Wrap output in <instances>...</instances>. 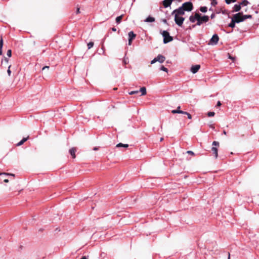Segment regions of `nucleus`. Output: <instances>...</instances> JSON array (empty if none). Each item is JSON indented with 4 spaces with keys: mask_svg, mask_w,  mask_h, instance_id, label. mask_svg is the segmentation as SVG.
<instances>
[{
    "mask_svg": "<svg viewBox=\"0 0 259 259\" xmlns=\"http://www.w3.org/2000/svg\"><path fill=\"white\" fill-rule=\"evenodd\" d=\"M81 259H87L85 256H83Z\"/></svg>",
    "mask_w": 259,
    "mask_h": 259,
    "instance_id": "3c124183",
    "label": "nucleus"
},
{
    "mask_svg": "<svg viewBox=\"0 0 259 259\" xmlns=\"http://www.w3.org/2000/svg\"><path fill=\"white\" fill-rule=\"evenodd\" d=\"M183 114H186L187 115V117L189 119H191L192 118V116L190 114H189V113L187 112H185L184 111V113H183Z\"/></svg>",
    "mask_w": 259,
    "mask_h": 259,
    "instance_id": "2f4dec72",
    "label": "nucleus"
},
{
    "mask_svg": "<svg viewBox=\"0 0 259 259\" xmlns=\"http://www.w3.org/2000/svg\"><path fill=\"white\" fill-rule=\"evenodd\" d=\"M180 109V106H178L177 107V109L172 110L171 111V113L173 114H176V113L183 114V113H184V111L181 110Z\"/></svg>",
    "mask_w": 259,
    "mask_h": 259,
    "instance_id": "f8f14e48",
    "label": "nucleus"
},
{
    "mask_svg": "<svg viewBox=\"0 0 259 259\" xmlns=\"http://www.w3.org/2000/svg\"><path fill=\"white\" fill-rule=\"evenodd\" d=\"M241 5L235 4L233 7V12H238L241 9Z\"/></svg>",
    "mask_w": 259,
    "mask_h": 259,
    "instance_id": "ddd939ff",
    "label": "nucleus"
},
{
    "mask_svg": "<svg viewBox=\"0 0 259 259\" xmlns=\"http://www.w3.org/2000/svg\"><path fill=\"white\" fill-rule=\"evenodd\" d=\"M236 1V0H225V2L227 4H230L231 3H234Z\"/></svg>",
    "mask_w": 259,
    "mask_h": 259,
    "instance_id": "c85d7f7f",
    "label": "nucleus"
},
{
    "mask_svg": "<svg viewBox=\"0 0 259 259\" xmlns=\"http://www.w3.org/2000/svg\"><path fill=\"white\" fill-rule=\"evenodd\" d=\"M221 105H222V104H221V102L219 101L217 102V106H220Z\"/></svg>",
    "mask_w": 259,
    "mask_h": 259,
    "instance_id": "79ce46f5",
    "label": "nucleus"
},
{
    "mask_svg": "<svg viewBox=\"0 0 259 259\" xmlns=\"http://www.w3.org/2000/svg\"><path fill=\"white\" fill-rule=\"evenodd\" d=\"M242 13H241L240 16V17H239V19H242Z\"/></svg>",
    "mask_w": 259,
    "mask_h": 259,
    "instance_id": "de8ad7c7",
    "label": "nucleus"
},
{
    "mask_svg": "<svg viewBox=\"0 0 259 259\" xmlns=\"http://www.w3.org/2000/svg\"><path fill=\"white\" fill-rule=\"evenodd\" d=\"M94 46V42H89L88 44V49H90L91 48H92Z\"/></svg>",
    "mask_w": 259,
    "mask_h": 259,
    "instance_id": "bb28decb",
    "label": "nucleus"
},
{
    "mask_svg": "<svg viewBox=\"0 0 259 259\" xmlns=\"http://www.w3.org/2000/svg\"><path fill=\"white\" fill-rule=\"evenodd\" d=\"M171 3V0H164L163 1V5L164 8H167L168 7L170 6Z\"/></svg>",
    "mask_w": 259,
    "mask_h": 259,
    "instance_id": "9b49d317",
    "label": "nucleus"
},
{
    "mask_svg": "<svg viewBox=\"0 0 259 259\" xmlns=\"http://www.w3.org/2000/svg\"><path fill=\"white\" fill-rule=\"evenodd\" d=\"M187 153H188V154H191L192 155H194V153L193 151H188L187 152Z\"/></svg>",
    "mask_w": 259,
    "mask_h": 259,
    "instance_id": "58836bf2",
    "label": "nucleus"
},
{
    "mask_svg": "<svg viewBox=\"0 0 259 259\" xmlns=\"http://www.w3.org/2000/svg\"><path fill=\"white\" fill-rule=\"evenodd\" d=\"M7 55L10 57L12 55V51L11 50H8L7 52Z\"/></svg>",
    "mask_w": 259,
    "mask_h": 259,
    "instance_id": "72a5a7b5",
    "label": "nucleus"
},
{
    "mask_svg": "<svg viewBox=\"0 0 259 259\" xmlns=\"http://www.w3.org/2000/svg\"><path fill=\"white\" fill-rule=\"evenodd\" d=\"M163 140V138H161L160 141H162Z\"/></svg>",
    "mask_w": 259,
    "mask_h": 259,
    "instance_id": "5fc2aeb1",
    "label": "nucleus"
},
{
    "mask_svg": "<svg viewBox=\"0 0 259 259\" xmlns=\"http://www.w3.org/2000/svg\"><path fill=\"white\" fill-rule=\"evenodd\" d=\"M8 61H9V60L8 58H5V62L6 63H8Z\"/></svg>",
    "mask_w": 259,
    "mask_h": 259,
    "instance_id": "c03bdc74",
    "label": "nucleus"
},
{
    "mask_svg": "<svg viewBox=\"0 0 259 259\" xmlns=\"http://www.w3.org/2000/svg\"><path fill=\"white\" fill-rule=\"evenodd\" d=\"M218 2L217 0H211V4L213 6H215L216 5H217Z\"/></svg>",
    "mask_w": 259,
    "mask_h": 259,
    "instance_id": "7c9ffc66",
    "label": "nucleus"
},
{
    "mask_svg": "<svg viewBox=\"0 0 259 259\" xmlns=\"http://www.w3.org/2000/svg\"><path fill=\"white\" fill-rule=\"evenodd\" d=\"M112 30L113 31H116V29L115 28H114V27H113V28H112Z\"/></svg>",
    "mask_w": 259,
    "mask_h": 259,
    "instance_id": "09e8293b",
    "label": "nucleus"
},
{
    "mask_svg": "<svg viewBox=\"0 0 259 259\" xmlns=\"http://www.w3.org/2000/svg\"><path fill=\"white\" fill-rule=\"evenodd\" d=\"M4 181L5 182V183H8L9 182V180L8 179H4Z\"/></svg>",
    "mask_w": 259,
    "mask_h": 259,
    "instance_id": "49530a36",
    "label": "nucleus"
},
{
    "mask_svg": "<svg viewBox=\"0 0 259 259\" xmlns=\"http://www.w3.org/2000/svg\"><path fill=\"white\" fill-rule=\"evenodd\" d=\"M219 40V38L218 35L216 34H214L212 35L210 40V44L212 45H216L218 42Z\"/></svg>",
    "mask_w": 259,
    "mask_h": 259,
    "instance_id": "6e6552de",
    "label": "nucleus"
},
{
    "mask_svg": "<svg viewBox=\"0 0 259 259\" xmlns=\"http://www.w3.org/2000/svg\"><path fill=\"white\" fill-rule=\"evenodd\" d=\"M140 92H141V95L143 96L146 94V89L145 87H142L140 89Z\"/></svg>",
    "mask_w": 259,
    "mask_h": 259,
    "instance_id": "6ab92c4d",
    "label": "nucleus"
},
{
    "mask_svg": "<svg viewBox=\"0 0 259 259\" xmlns=\"http://www.w3.org/2000/svg\"><path fill=\"white\" fill-rule=\"evenodd\" d=\"M194 16L195 17V18L197 20V21H198V20H199L201 17L200 16V14H199V13H195V14L194 15Z\"/></svg>",
    "mask_w": 259,
    "mask_h": 259,
    "instance_id": "393cba45",
    "label": "nucleus"
},
{
    "mask_svg": "<svg viewBox=\"0 0 259 259\" xmlns=\"http://www.w3.org/2000/svg\"><path fill=\"white\" fill-rule=\"evenodd\" d=\"M212 145L213 146H219V143L217 141H213L212 142Z\"/></svg>",
    "mask_w": 259,
    "mask_h": 259,
    "instance_id": "e433bc0d",
    "label": "nucleus"
},
{
    "mask_svg": "<svg viewBox=\"0 0 259 259\" xmlns=\"http://www.w3.org/2000/svg\"><path fill=\"white\" fill-rule=\"evenodd\" d=\"M244 17H245L246 19L248 18H251L252 17V16L250 15H245Z\"/></svg>",
    "mask_w": 259,
    "mask_h": 259,
    "instance_id": "4c0bfd02",
    "label": "nucleus"
},
{
    "mask_svg": "<svg viewBox=\"0 0 259 259\" xmlns=\"http://www.w3.org/2000/svg\"><path fill=\"white\" fill-rule=\"evenodd\" d=\"M75 151L76 149L74 148H72L69 150V153L73 158L75 157Z\"/></svg>",
    "mask_w": 259,
    "mask_h": 259,
    "instance_id": "dca6fc26",
    "label": "nucleus"
},
{
    "mask_svg": "<svg viewBox=\"0 0 259 259\" xmlns=\"http://www.w3.org/2000/svg\"><path fill=\"white\" fill-rule=\"evenodd\" d=\"M128 147V144H122L121 143H118L116 145V147H124V148H127Z\"/></svg>",
    "mask_w": 259,
    "mask_h": 259,
    "instance_id": "a211bd4d",
    "label": "nucleus"
},
{
    "mask_svg": "<svg viewBox=\"0 0 259 259\" xmlns=\"http://www.w3.org/2000/svg\"><path fill=\"white\" fill-rule=\"evenodd\" d=\"M80 13V11H79V8H77V10H76V14H78Z\"/></svg>",
    "mask_w": 259,
    "mask_h": 259,
    "instance_id": "a18cd8bd",
    "label": "nucleus"
},
{
    "mask_svg": "<svg viewBox=\"0 0 259 259\" xmlns=\"http://www.w3.org/2000/svg\"><path fill=\"white\" fill-rule=\"evenodd\" d=\"M173 0H171V1H172Z\"/></svg>",
    "mask_w": 259,
    "mask_h": 259,
    "instance_id": "13d9d810",
    "label": "nucleus"
},
{
    "mask_svg": "<svg viewBox=\"0 0 259 259\" xmlns=\"http://www.w3.org/2000/svg\"><path fill=\"white\" fill-rule=\"evenodd\" d=\"M160 70L166 72L168 71V69L163 66L160 67Z\"/></svg>",
    "mask_w": 259,
    "mask_h": 259,
    "instance_id": "473e14b6",
    "label": "nucleus"
},
{
    "mask_svg": "<svg viewBox=\"0 0 259 259\" xmlns=\"http://www.w3.org/2000/svg\"><path fill=\"white\" fill-rule=\"evenodd\" d=\"M240 15L241 13H238L235 14L232 18L231 23L229 24L228 26L231 28L235 27V23H237V21H238V18L240 16Z\"/></svg>",
    "mask_w": 259,
    "mask_h": 259,
    "instance_id": "f03ea898",
    "label": "nucleus"
},
{
    "mask_svg": "<svg viewBox=\"0 0 259 259\" xmlns=\"http://www.w3.org/2000/svg\"><path fill=\"white\" fill-rule=\"evenodd\" d=\"M3 46V40L2 37H1V40H0V55H2L3 54V52H2Z\"/></svg>",
    "mask_w": 259,
    "mask_h": 259,
    "instance_id": "aec40b11",
    "label": "nucleus"
},
{
    "mask_svg": "<svg viewBox=\"0 0 259 259\" xmlns=\"http://www.w3.org/2000/svg\"><path fill=\"white\" fill-rule=\"evenodd\" d=\"M139 92V91H132V92L129 93V94L130 95H134V94L138 93Z\"/></svg>",
    "mask_w": 259,
    "mask_h": 259,
    "instance_id": "c9c22d12",
    "label": "nucleus"
},
{
    "mask_svg": "<svg viewBox=\"0 0 259 259\" xmlns=\"http://www.w3.org/2000/svg\"><path fill=\"white\" fill-rule=\"evenodd\" d=\"M209 20V17L208 16H203L201 17L199 20H198L196 25L200 26L203 23H206Z\"/></svg>",
    "mask_w": 259,
    "mask_h": 259,
    "instance_id": "0eeeda50",
    "label": "nucleus"
},
{
    "mask_svg": "<svg viewBox=\"0 0 259 259\" xmlns=\"http://www.w3.org/2000/svg\"><path fill=\"white\" fill-rule=\"evenodd\" d=\"M155 21V18L154 17L148 16L146 19H145V22H153Z\"/></svg>",
    "mask_w": 259,
    "mask_h": 259,
    "instance_id": "2eb2a0df",
    "label": "nucleus"
},
{
    "mask_svg": "<svg viewBox=\"0 0 259 259\" xmlns=\"http://www.w3.org/2000/svg\"><path fill=\"white\" fill-rule=\"evenodd\" d=\"M0 175L11 176H13V177L15 176V175L14 174H9V173H6V172L0 173Z\"/></svg>",
    "mask_w": 259,
    "mask_h": 259,
    "instance_id": "cd10ccee",
    "label": "nucleus"
},
{
    "mask_svg": "<svg viewBox=\"0 0 259 259\" xmlns=\"http://www.w3.org/2000/svg\"><path fill=\"white\" fill-rule=\"evenodd\" d=\"M200 68V65H193L191 68V71L193 74H195L198 72V71L199 70Z\"/></svg>",
    "mask_w": 259,
    "mask_h": 259,
    "instance_id": "9d476101",
    "label": "nucleus"
},
{
    "mask_svg": "<svg viewBox=\"0 0 259 259\" xmlns=\"http://www.w3.org/2000/svg\"><path fill=\"white\" fill-rule=\"evenodd\" d=\"M123 15H121L116 18V22L117 24H119L120 23L121 19L122 18Z\"/></svg>",
    "mask_w": 259,
    "mask_h": 259,
    "instance_id": "4be33fe9",
    "label": "nucleus"
},
{
    "mask_svg": "<svg viewBox=\"0 0 259 259\" xmlns=\"http://www.w3.org/2000/svg\"><path fill=\"white\" fill-rule=\"evenodd\" d=\"M11 66V65L9 66L8 69L7 70V72H8L9 76H10L11 74V71L10 70Z\"/></svg>",
    "mask_w": 259,
    "mask_h": 259,
    "instance_id": "f704fd0d",
    "label": "nucleus"
},
{
    "mask_svg": "<svg viewBox=\"0 0 259 259\" xmlns=\"http://www.w3.org/2000/svg\"><path fill=\"white\" fill-rule=\"evenodd\" d=\"M161 21L164 24H167V20L165 19H162Z\"/></svg>",
    "mask_w": 259,
    "mask_h": 259,
    "instance_id": "ea45409f",
    "label": "nucleus"
},
{
    "mask_svg": "<svg viewBox=\"0 0 259 259\" xmlns=\"http://www.w3.org/2000/svg\"><path fill=\"white\" fill-rule=\"evenodd\" d=\"M174 20L177 25L179 26H182L185 20V18L183 17L175 15Z\"/></svg>",
    "mask_w": 259,
    "mask_h": 259,
    "instance_id": "20e7f679",
    "label": "nucleus"
},
{
    "mask_svg": "<svg viewBox=\"0 0 259 259\" xmlns=\"http://www.w3.org/2000/svg\"><path fill=\"white\" fill-rule=\"evenodd\" d=\"M215 113L214 112H208L207 113V115L209 116V117H212V116H213L214 115Z\"/></svg>",
    "mask_w": 259,
    "mask_h": 259,
    "instance_id": "c756f323",
    "label": "nucleus"
},
{
    "mask_svg": "<svg viewBox=\"0 0 259 259\" xmlns=\"http://www.w3.org/2000/svg\"><path fill=\"white\" fill-rule=\"evenodd\" d=\"M165 58L164 56L161 55H158L156 57L154 58L151 61V64H153L156 62H159L161 63H163L165 61Z\"/></svg>",
    "mask_w": 259,
    "mask_h": 259,
    "instance_id": "39448f33",
    "label": "nucleus"
},
{
    "mask_svg": "<svg viewBox=\"0 0 259 259\" xmlns=\"http://www.w3.org/2000/svg\"><path fill=\"white\" fill-rule=\"evenodd\" d=\"M215 17V14H212L210 16V17L211 19H213V18H214Z\"/></svg>",
    "mask_w": 259,
    "mask_h": 259,
    "instance_id": "37998d69",
    "label": "nucleus"
},
{
    "mask_svg": "<svg viewBox=\"0 0 259 259\" xmlns=\"http://www.w3.org/2000/svg\"><path fill=\"white\" fill-rule=\"evenodd\" d=\"M211 151L212 152L213 154L214 155L215 158H217L218 156V148L214 147H212L211 148Z\"/></svg>",
    "mask_w": 259,
    "mask_h": 259,
    "instance_id": "4468645a",
    "label": "nucleus"
},
{
    "mask_svg": "<svg viewBox=\"0 0 259 259\" xmlns=\"http://www.w3.org/2000/svg\"><path fill=\"white\" fill-rule=\"evenodd\" d=\"M163 37V43L167 44L173 40V38L169 35L168 32L166 30H163L161 33Z\"/></svg>",
    "mask_w": 259,
    "mask_h": 259,
    "instance_id": "f257e3e1",
    "label": "nucleus"
},
{
    "mask_svg": "<svg viewBox=\"0 0 259 259\" xmlns=\"http://www.w3.org/2000/svg\"><path fill=\"white\" fill-rule=\"evenodd\" d=\"M94 150H98V148H97V147H95V148H94Z\"/></svg>",
    "mask_w": 259,
    "mask_h": 259,
    "instance_id": "864d4df0",
    "label": "nucleus"
},
{
    "mask_svg": "<svg viewBox=\"0 0 259 259\" xmlns=\"http://www.w3.org/2000/svg\"><path fill=\"white\" fill-rule=\"evenodd\" d=\"M207 8L206 7H201L200 8V11L203 13H205L207 12Z\"/></svg>",
    "mask_w": 259,
    "mask_h": 259,
    "instance_id": "b1692460",
    "label": "nucleus"
},
{
    "mask_svg": "<svg viewBox=\"0 0 259 259\" xmlns=\"http://www.w3.org/2000/svg\"><path fill=\"white\" fill-rule=\"evenodd\" d=\"M49 68V66H46L45 67H44L42 68V70H45V69H48Z\"/></svg>",
    "mask_w": 259,
    "mask_h": 259,
    "instance_id": "a19ab883",
    "label": "nucleus"
},
{
    "mask_svg": "<svg viewBox=\"0 0 259 259\" xmlns=\"http://www.w3.org/2000/svg\"><path fill=\"white\" fill-rule=\"evenodd\" d=\"M28 139V137L27 138H23L19 142H18L17 144V146H20L22 145L25 142H26L27 139Z\"/></svg>",
    "mask_w": 259,
    "mask_h": 259,
    "instance_id": "f3484780",
    "label": "nucleus"
},
{
    "mask_svg": "<svg viewBox=\"0 0 259 259\" xmlns=\"http://www.w3.org/2000/svg\"><path fill=\"white\" fill-rule=\"evenodd\" d=\"M185 11L190 12L193 10V6L191 2H188L183 4L182 5Z\"/></svg>",
    "mask_w": 259,
    "mask_h": 259,
    "instance_id": "7ed1b4c3",
    "label": "nucleus"
},
{
    "mask_svg": "<svg viewBox=\"0 0 259 259\" xmlns=\"http://www.w3.org/2000/svg\"><path fill=\"white\" fill-rule=\"evenodd\" d=\"M128 45H131L132 40L136 37V35L134 33L133 31H131L128 32Z\"/></svg>",
    "mask_w": 259,
    "mask_h": 259,
    "instance_id": "1a4fd4ad",
    "label": "nucleus"
},
{
    "mask_svg": "<svg viewBox=\"0 0 259 259\" xmlns=\"http://www.w3.org/2000/svg\"><path fill=\"white\" fill-rule=\"evenodd\" d=\"M189 20L192 23H194L196 21H197V20L196 19L195 17L193 15H191V16H190Z\"/></svg>",
    "mask_w": 259,
    "mask_h": 259,
    "instance_id": "5701e85b",
    "label": "nucleus"
},
{
    "mask_svg": "<svg viewBox=\"0 0 259 259\" xmlns=\"http://www.w3.org/2000/svg\"><path fill=\"white\" fill-rule=\"evenodd\" d=\"M249 4V2L247 0H243L241 3L239 4L241 6H246Z\"/></svg>",
    "mask_w": 259,
    "mask_h": 259,
    "instance_id": "412c9836",
    "label": "nucleus"
},
{
    "mask_svg": "<svg viewBox=\"0 0 259 259\" xmlns=\"http://www.w3.org/2000/svg\"><path fill=\"white\" fill-rule=\"evenodd\" d=\"M228 259H230V253H228Z\"/></svg>",
    "mask_w": 259,
    "mask_h": 259,
    "instance_id": "8fccbe9b",
    "label": "nucleus"
},
{
    "mask_svg": "<svg viewBox=\"0 0 259 259\" xmlns=\"http://www.w3.org/2000/svg\"><path fill=\"white\" fill-rule=\"evenodd\" d=\"M242 17L243 19H239V18H238V21H237V23H240L241 22H243V21L246 20V18H245V17H244V15H242Z\"/></svg>",
    "mask_w": 259,
    "mask_h": 259,
    "instance_id": "a878e982",
    "label": "nucleus"
},
{
    "mask_svg": "<svg viewBox=\"0 0 259 259\" xmlns=\"http://www.w3.org/2000/svg\"><path fill=\"white\" fill-rule=\"evenodd\" d=\"M185 10L182 7V6L179 7L178 9H177L173 11L171 14L172 15H177V16L183 15L185 14Z\"/></svg>",
    "mask_w": 259,
    "mask_h": 259,
    "instance_id": "423d86ee",
    "label": "nucleus"
},
{
    "mask_svg": "<svg viewBox=\"0 0 259 259\" xmlns=\"http://www.w3.org/2000/svg\"><path fill=\"white\" fill-rule=\"evenodd\" d=\"M230 59H233V58H232V57H230Z\"/></svg>",
    "mask_w": 259,
    "mask_h": 259,
    "instance_id": "4d7b16f0",
    "label": "nucleus"
},
{
    "mask_svg": "<svg viewBox=\"0 0 259 259\" xmlns=\"http://www.w3.org/2000/svg\"><path fill=\"white\" fill-rule=\"evenodd\" d=\"M223 134L226 135V132L225 131H223Z\"/></svg>",
    "mask_w": 259,
    "mask_h": 259,
    "instance_id": "603ef678",
    "label": "nucleus"
},
{
    "mask_svg": "<svg viewBox=\"0 0 259 259\" xmlns=\"http://www.w3.org/2000/svg\"><path fill=\"white\" fill-rule=\"evenodd\" d=\"M160 127H161V128L162 129V125H160Z\"/></svg>",
    "mask_w": 259,
    "mask_h": 259,
    "instance_id": "6e6d98bb",
    "label": "nucleus"
}]
</instances>
